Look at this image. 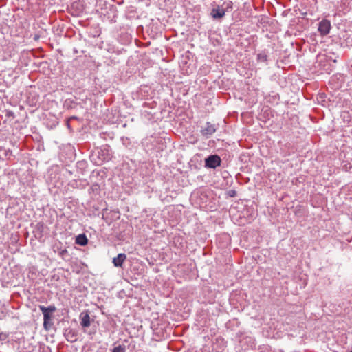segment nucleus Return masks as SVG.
Instances as JSON below:
<instances>
[{"instance_id": "obj_1", "label": "nucleus", "mask_w": 352, "mask_h": 352, "mask_svg": "<svg viewBox=\"0 0 352 352\" xmlns=\"http://www.w3.org/2000/svg\"><path fill=\"white\" fill-rule=\"evenodd\" d=\"M221 164V158L217 155H210L205 160V166L210 168H215Z\"/></svg>"}, {"instance_id": "obj_2", "label": "nucleus", "mask_w": 352, "mask_h": 352, "mask_svg": "<svg viewBox=\"0 0 352 352\" xmlns=\"http://www.w3.org/2000/svg\"><path fill=\"white\" fill-rule=\"evenodd\" d=\"M40 310L42 311L43 314L44 322L43 325L45 328H47V320L50 319L51 316L50 315V312H53L56 310V307L54 306H49L47 307L44 306H39Z\"/></svg>"}, {"instance_id": "obj_3", "label": "nucleus", "mask_w": 352, "mask_h": 352, "mask_svg": "<svg viewBox=\"0 0 352 352\" xmlns=\"http://www.w3.org/2000/svg\"><path fill=\"white\" fill-rule=\"evenodd\" d=\"M331 27L330 21L327 19H323L319 23L318 30L322 36H325L329 33Z\"/></svg>"}, {"instance_id": "obj_4", "label": "nucleus", "mask_w": 352, "mask_h": 352, "mask_svg": "<svg viewBox=\"0 0 352 352\" xmlns=\"http://www.w3.org/2000/svg\"><path fill=\"white\" fill-rule=\"evenodd\" d=\"M98 157L101 161V162H105V161H109V160H111V153H109V148L107 147H104L103 148H101L99 151H98Z\"/></svg>"}, {"instance_id": "obj_5", "label": "nucleus", "mask_w": 352, "mask_h": 352, "mask_svg": "<svg viewBox=\"0 0 352 352\" xmlns=\"http://www.w3.org/2000/svg\"><path fill=\"white\" fill-rule=\"evenodd\" d=\"M216 131V129L214 125L209 122L206 123V125L202 128L201 132L202 135L209 136L212 135Z\"/></svg>"}, {"instance_id": "obj_6", "label": "nucleus", "mask_w": 352, "mask_h": 352, "mask_svg": "<svg viewBox=\"0 0 352 352\" xmlns=\"http://www.w3.org/2000/svg\"><path fill=\"white\" fill-rule=\"evenodd\" d=\"M126 258V255L124 253H120L113 258V263L116 267H122Z\"/></svg>"}, {"instance_id": "obj_7", "label": "nucleus", "mask_w": 352, "mask_h": 352, "mask_svg": "<svg viewBox=\"0 0 352 352\" xmlns=\"http://www.w3.org/2000/svg\"><path fill=\"white\" fill-rule=\"evenodd\" d=\"M226 13V10L223 8H214L211 11V16L214 19H221L222 18Z\"/></svg>"}, {"instance_id": "obj_8", "label": "nucleus", "mask_w": 352, "mask_h": 352, "mask_svg": "<svg viewBox=\"0 0 352 352\" xmlns=\"http://www.w3.org/2000/svg\"><path fill=\"white\" fill-rule=\"evenodd\" d=\"M80 318H81L80 324L83 327H88L90 325V317L87 313L81 314Z\"/></svg>"}, {"instance_id": "obj_9", "label": "nucleus", "mask_w": 352, "mask_h": 352, "mask_svg": "<svg viewBox=\"0 0 352 352\" xmlns=\"http://www.w3.org/2000/svg\"><path fill=\"white\" fill-rule=\"evenodd\" d=\"M76 243L80 245H85L88 243V239L85 234H79L76 236Z\"/></svg>"}, {"instance_id": "obj_10", "label": "nucleus", "mask_w": 352, "mask_h": 352, "mask_svg": "<svg viewBox=\"0 0 352 352\" xmlns=\"http://www.w3.org/2000/svg\"><path fill=\"white\" fill-rule=\"evenodd\" d=\"M223 5L226 6V8H223L224 10H226V12L228 11V10H232V9L233 3L230 1L224 2Z\"/></svg>"}, {"instance_id": "obj_11", "label": "nucleus", "mask_w": 352, "mask_h": 352, "mask_svg": "<svg viewBox=\"0 0 352 352\" xmlns=\"http://www.w3.org/2000/svg\"><path fill=\"white\" fill-rule=\"evenodd\" d=\"M125 349L124 347L119 345L118 346H116L113 349V352H124Z\"/></svg>"}, {"instance_id": "obj_12", "label": "nucleus", "mask_w": 352, "mask_h": 352, "mask_svg": "<svg viewBox=\"0 0 352 352\" xmlns=\"http://www.w3.org/2000/svg\"><path fill=\"white\" fill-rule=\"evenodd\" d=\"M5 337H6L5 334H3V333L0 334V339H4Z\"/></svg>"}, {"instance_id": "obj_13", "label": "nucleus", "mask_w": 352, "mask_h": 352, "mask_svg": "<svg viewBox=\"0 0 352 352\" xmlns=\"http://www.w3.org/2000/svg\"><path fill=\"white\" fill-rule=\"evenodd\" d=\"M351 352H352V351Z\"/></svg>"}]
</instances>
